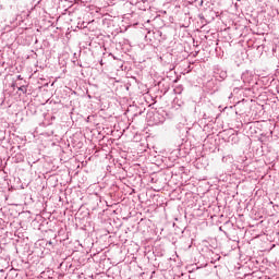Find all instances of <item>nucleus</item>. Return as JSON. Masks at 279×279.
I'll return each mask as SVG.
<instances>
[{
  "mask_svg": "<svg viewBox=\"0 0 279 279\" xmlns=\"http://www.w3.org/2000/svg\"><path fill=\"white\" fill-rule=\"evenodd\" d=\"M19 90H23V87H20Z\"/></svg>",
  "mask_w": 279,
  "mask_h": 279,
  "instance_id": "f257e3e1",
  "label": "nucleus"
},
{
  "mask_svg": "<svg viewBox=\"0 0 279 279\" xmlns=\"http://www.w3.org/2000/svg\"><path fill=\"white\" fill-rule=\"evenodd\" d=\"M204 4V2H201V5H203Z\"/></svg>",
  "mask_w": 279,
  "mask_h": 279,
  "instance_id": "f03ea898",
  "label": "nucleus"
}]
</instances>
